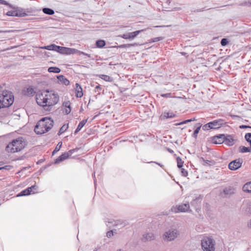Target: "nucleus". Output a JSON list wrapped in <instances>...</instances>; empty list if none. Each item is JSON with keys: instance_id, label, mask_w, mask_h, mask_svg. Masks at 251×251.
Wrapping results in <instances>:
<instances>
[{"instance_id": "f257e3e1", "label": "nucleus", "mask_w": 251, "mask_h": 251, "mask_svg": "<svg viewBox=\"0 0 251 251\" xmlns=\"http://www.w3.org/2000/svg\"><path fill=\"white\" fill-rule=\"evenodd\" d=\"M59 97L54 91L46 90L36 95V100L37 104L43 107H50L57 103Z\"/></svg>"}, {"instance_id": "f03ea898", "label": "nucleus", "mask_w": 251, "mask_h": 251, "mask_svg": "<svg viewBox=\"0 0 251 251\" xmlns=\"http://www.w3.org/2000/svg\"><path fill=\"white\" fill-rule=\"evenodd\" d=\"M53 121L48 117H45L38 121L34 128L37 134H42L49 131L53 126Z\"/></svg>"}, {"instance_id": "7ed1b4c3", "label": "nucleus", "mask_w": 251, "mask_h": 251, "mask_svg": "<svg viewBox=\"0 0 251 251\" xmlns=\"http://www.w3.org/2000/svg\"><path fill=\"white\" fill-rule=\"evenodd\" d=\"M14 99V96L10 91L0 87V109L11 105Z\"/></svg>"}, {"instance_id": "20e7f679", "label": "nucleus", "mask_w": 251, "mask_h": 251, "mask_svg": "<svg viewBox=\"0 0 251 251\" xmlns=\"http://www.w3.org/2000/svg\"><path fill=\"white\" fill-rule=\"evenodd\" d=\"M26 145V142L23 137H19L13 140L6 147V151L15 153L21 151Z\"/></svg>"}, {"instance_id": "39448f33", "label": "nucleus", "mask_w": 251, "mask_h": 251, "mask_svg": "<svg viewBox=\"0 0 251 251\" xmlns=\"http://www.w3.org/2000/svg\"><path fill=\"white\" fill-rule=\"evenodd\" d=\"M201 244L203 251H215V241L211 237H204L201 241Z\"/></svg>"}, {"instance_id": "423d86ee", "label": "nucleus", "mask_w": 251, "mask_h": 251, "mask_svg": "<svg viewBox=\"0 0 251 251\" xmlns=\"http://www.w3.org/2000/svg\"><path fill=\"white\" fill-rule=\"evenodd\" d=\"M224 124V121L222 119L215 120L204 125L202 126V129L203 130H208L209 129H218L222 127Z\"/></svg>"}, {"instance_id": "0eeeda50", "label": "nucleus", "mask_w": 251, "mask_h": 251, "mask_svg": "<svg viewBox=\"0 0 251 251\" xmlns=\"http://www.w3.org/2000/svg\"><path fill=\"white\" fill-rule=\"evenodd\" d=\"M177 236V231L176 230L170 229L165 232L162 235V239L166 242H169L174 240Z\"/></svg>"}, {"instance_id": "6e6552de", "label": "nucleus", "mask_w": 251, "mask_h": 251, "mask_svg": "<svg viewBox=\"0 0 251 251\" xmlns=\"http://www.w3.org/2000/svg\"><path fill=\"white\" fill-rule=\"evenodd\" d=\"M79 148H75L69 151L68 152H65L56 158L54 161L55 164L59 163L60 162L68 159L73 153L79 150Z\"/></svg>"}, {"instance_id": "1a4fd4ad", "label": "nucleus", "mask_w": 251, "mask_h": 251, "mask_svg": "<svg viewBox=\"0 0 251 251\" xmlns=\"http://www.w3.org/2000/svg\"><path fill=\"white\" fill-rule=\"evenodd\" d=\"M172 210L173 212L175 213L178 212H191L192 211L190 209V205L189 202L186 203L176 205V207H173L172 208Z\"/></svg>"}, {"instance_id": "9d476101", "label": "nucleus", "mask_w": 251, "mask_h": 251, "mask_svg": "<svg viewBox=\"0 0 251 251\" xmlns=\"http://www.w3.org/2000/svg\"><path fill=\"white\" fill-rule=\"evenodd\" d=\"M242 163L243 160L242 159H235L229 163L228 168L230 170L235 171L241 167Z\"/></svg>"}, {"instance_id": "9b49d317", "label": "nucleus", "mask_w": 251, "mask_h": 251, "mask_svg": "<svg viewBox=\"0 0 251 251\" xmlns=\"http://www.w3.org/2000/svg\"><path fill=\"white\" fill-rule=\"evenodd\" d=\"M75 53H78L79 55L83 54L89 58L91 57V55L90 54L86 53L83 51H80L75 49L67 48L66 55L74 54Z\"/></svg>"}, {"instance_id": "f8f14e48", "label": "nucleus", "mask_w": 251, "mask_h": 251, "mask_svg": "<svg viewBox=\"0 0 251 251\" xmlns=\"http://www.w3.org/2000/svg\"><path fill=\"white\" fill-rule=\"evenodd\" d=\"M6 15L8 16H16V17H25L26 16V14L25 12H23V10H17L14 11H9Z\"/></svg>"}, {"instance_id": "ddd939ff", "label": "nucleus", "mask_w": 251, "mask_h": 251, "mask_svg": "<svg viewBox=\"0 0 251 251\" xmlns=\"http://www.w3.org/2000/svg\"><path fill=\"white\" fill-rule=\"evenodd\" d=\"M225 141V135L224 134H220L213 137V143L215 144H221Z\"/></svg>"}, {"instance_id": "4468645a", "label": "nucleus", "mask_w": 251, "mask_h": 251, "mask_svg": "<svg viewBox=\"0 0 251 251\" xmlns=\"http://www.w3.org/2000/svg\"><path fill=\"white\" fill-rule=\"evenodd\" d=\"M202 199V196L200 195L196 196L191 202V205L195 207L197 210V207L201 204Z\"/></svg>"}, {"instance_id": "2eb2a0df", "label": "nucleus", "mask_w": 251, "mask_h": 251, "mask_svg": "<svg viewBox=\"0 0 251 251\" xmlns=\"http://www.w3.org/2000/svg\"><path fill=\"white\" fill-rule=\"evenodd\" d=\"M75 86V96L77 98H81L83 96L82 89L80 85L78 83H76Z\"/></svg>"}, {"instance_id": "dca6fc26", "label": "nucleus", "mask_w": 251, "mask_h": 251, "mask_svg": "<svg viewBox=\"0 0 251 251\" xmlns=\"http://www.w3.org/2000/svg\"><path fill=\"white\" fill-rule=\"evenodd\" d=\"M58 81L60 83L68 85L70 84V81L64 75H60L57 76Z\"/></svg>"}, {"instance_id": "f3484780", "label": "nucleus", "mask_w": 251, "mask_h": 251, "mask_svg": "<svg viewBox=\"0 0 251 251\" xmlns=\"http://www.w3.org/2000/svg\"><path fill=\"white\" fill-rule=\"evenodd\" d=\"M35 92L34 90V89L32 88L31 87H28L23 91V94L27 96H33Z\"/></svg>"}, {"instance_id": "a211bd4d", "label": "nucleus", "mask_w": 251, "mask_h": 251, "mask_svg": "<svg viewBox=\"0 0 251 251\" xmlns=\"http://www.w3.org/2000/svg\"><path fill=\"white\" fill-rule=\"evenodd\" d=\"M154 239V234L152 233H147L143 235L142 240L143 241H151Z\"/></svg>"}, {"instance_id": "6ab92c4d", "label": "nucleus", "mask_w": 251, "mask_h": 251, "mask_svg": "<svg viewBox=\"0 0 251 251\" xmlns=\"http://www.w3.org/2000/svg\"><path fill=\"white\" fill-rule=\"evenodd\" d=\"M224 142L228 146H231L234 144V139L231 135L225 136V141Z\"/></svg>"}, {"instance_id": "aec40b11", "label": "nucleus", "mask_w": 251, "mask_h": 251, "mask_svg": "<svg viewBox=\"0 0 251 251\" xmlns=\"http://www.w3.org/2000/svg\"><path fill=\"white\" fill-rule=\"evenodd\" d=\"M235 189L231 186L226 187L224 190V193L226 195L229 196L234 193Z\"/></svg>"}, {"instance_id": "412c9836", "label": "nucleus", "mask_w": 251, "mask_h": 251, "mask_svg": "<svg viewBox=\"0 0 251 251\" xmlns=\"http://www.w3.org/2000/svg\"><path fill=\"white\" fill-rule=\"evenodd\" d=\"M31 194V188H27L19 193L17 197H21L29 195Z\"/></svg>"}, {"instance_id": "4be33fe9", "label": "nucleus", "mask_w": 251, "mask_h": 251, "mask_svg": "<svg viewBox=\"0 0 251 251\" xmlns=\"http://www.w3.org/2000/svg\"><path fill=\"white\" fill-rule=\"evenodd\" d=\"M58 46L55 44H51L47 46H44L41 47V49L48 50H54L57 51Z\"/></svg>"}, {"instance_id": "5701e85b", "label": "nucleus", "mask_w": 251, "mask_h": 251, "mask_svg": "<svg viewBox=\"0 0 251 251\" xmlns=\"http://www.w3.org/2000/svg\"><path fill=\"white\" fill-rule=\"evenodd\" d=\"M162 116L164 119L173 118L176 117V114L172 112H165Z\"/></svg>"}, {"instance_id": "b1692460", "label": "nucleus", "mask_w": 251, "mask_h": 251, "mask_svg": "<svg viewBox=\"0 0 251 251\" xmlns=\"http://www.w3.org/2000/svg\"><path fill=\"white\" fill-rule=\"evenodd\" d=\"M242 189L244 192L251 193V181L245 183Z\"/></svg>"}, {"instance_id": "393cba45", "label": "nucleus", "mask_w": 251, "mask_h": 251, "mask_svg": "<svg viewBox=\"0 0 251 251\" xmlns=\"http://www.w3.org/2000/svg\"><path fill=\"white\" fill-rule=\"evenodd\" d=\"M201 126L200 123L197 124L196 125V129L194 130V133L192 135L194 138L196 139L197 138L198 134L200 130Z\"/></svg>"}, {"instance_id": "a878e982", "label": "nucleus", "mask_w": 251, "mask_h": 251, "mask_svg": "<svg viewBox=\"0 0 251 251\" xmlns=\"http://www.w3.org/2000/svg\"><path fill=\"white\" fill-rule=\"evenodd\" d=\"M48 72L50 73H59L60 72V69L56 67H50L48 68Z\"/></svg>"}, {"instance_id": "bb28decb", "label": "nucleus", "mask_w": 251, "mask_h": 251, "mask_svg": "<svg viewBox=\"0 0 251 251\" xmlns=\"http://www.w3.org/2000/svg\"><path fill=\"white\" fill-rule=\"evenodd\" d=\"M99 76L100 78L106 81L111 82L112 81V78L109 75H100Z\"/></svg>"}, {"instance_id": "cd10ccee", "label": "nucleus", "mask_w": 251, "mask_h": 251, "mask_svg": "<svg viewBox=\"0 0 251 251\" xmlns=\"http://www.w3.org/2000/svg\"><path fill=\"white\" fill-rule=\"evenodd\" d=\"M142 31H143V30H137V31H135L134 32L129 33L128 35H129V39H132L134 38Z\"/></svg>"}, {"instance_id": "c85d7f7f", "label": "nucleus", "mask_w": 251, "mask_h": 251, "mask_svg": "<svg viewBox=\"0 0 251 251\" xmlns=\"http://www.w3.org/2000/svg\"><path fill=\"white\" fill-rule=\"evenodd\" d=\"M43 12L47 15H52L54 14V10L49 8H44L43 9Z\"/></svg>"}, {"instance_id": "c756f323", "label": "nucleus", "mask_w": 251, "mask_h": 251, "mask_svg": "<svg viewBox=\"0 0 251 251\" xmlns=\"http://www.w3.org/2000/svg\"><path fill=\"white\" fill-rule=\"evenodd\" d=\"M67 47L58 46L57 49V52L63 54H66Z\"/></svg>"}, {"instance_id": "7c9ffc66", "label": "nucleus", "mask_w": 251, "mask_h": 251, "mask_svg": "<svg viewBox=\"0 0 251 251\" xmlns=\"http://www.w3.org/2000/svg\"><path fill=\"white\" fill-rule=\"evenodd\" d=\"M239 149L240 151L242 153L251 152V146L250 147L241 146Z\"/></svg>"}, {"instance_id": "2f4dec72", "label": "nucleus", "mask_w": 251, "mask_h": 251, "mask_svg": "<svg viewBox=\"0 0 251 251\" xmlns=\"http://www.w3.org/2000/svg\"><path fill=\"white\" fill-rule=\"evenodd\" d=\"M96 44L97 48H101L105 45V42L103 40H98Z\"/></svg>"}, {"instance_id": "473e14b6", "label": "nucleus", "mask_w": 251, "mask_h": 251, "mask_svg": "<svg viewBox=\"0 0 251 251\" xmlns=\"http://www.w3.org/2000/svg\"><path fill=\"white\" fill-rule=\"evenodd\" d=\"M62 142H59L58 144L55 147V149L52 152V155L54 154L56 152H58L60 150L62 146Z\"/></svg>"}, {"instance_id": "72a5a7b5", "label": "nucleus", "mask_w": 251, "mask_h": 251, "mask_svg": "<svg viewBox=\"0 0 251 251\" xmlns=\"http://www.w3.org/2000/svg\"><path fill=\"white\" fill-rule=\"evenodd\" d=\"M68 128V125H64L60 129L58 134L59 135L64 132Z\"/></svg>"}, {"instance_id": "f704fd0d", "label": "nucleus", "mask_w": 251, "mask_h": 251, "mask_svg": "<svg viewBox=\"0 0 251 251\" xmlns=\"http://www.w3.org/2000/svg\"><path fill=\"white\" fill-rule=\"evenodd\" d=\"M135 45H137V44H122L121 45H119L118 46V48H129L132 46H134Z\"/></svg>"}, {"instance_id": "c9c22d12", "label": "nucleus", "mask_w": 251, "mask_h": 251, "mask_svg": "<svg viewBox=\"0 0 251 251\" xmlns=\"http://www.w3.org/2000/svg\"><path fill=\"white\" fill-rule=\"evenodd\" d=\"M163 39H164V38L162 37H155V38H154L153 39L150 40L149 43H151L156 42L162 40Z\"/></svg>"}, {"instance_id": "e433bc0d", "label": "nucleus", "mask_w": 251, "mask_h": 251, "mask_svg": "<svg viewBox=\"0 0 251 251\" xmlns=\"http://www.w3.org/2000/svg\"><path fill=\"white\" fill-rule=\"evenodd\" d=\"M87 119L83 120L82 121H81L79 123V124L77 126V127L81 130V128L84 126L85 124L87 123Z\"/></svg>"}, {"instance_id": "4c0bfd02", "label": "nucleus", "mask_w": 251, "mask_h": 251, "mask_svg": "<svg viewBox=\"0 0 251 251\" xmlns=\"http://www.w3.org/2000/svg\"><path fill=\"white\" fill-rule=\"evenodd\" d=\"M177 165L179 168H181L183 166V162L182 161L181 158L179 157H177Z\"/></svg>"}, {"instance_id": "58836bf2", "label": "nucleus", "mask_w": 251, "mask_h": 251, "mask_svg": "<svg viewBox=\"0 0 251 251\" xmlns=\"http://www.w3.org/2000/svg\"><path fill=\"white\" fill-rule=\"evenodd\" d=\"M245 212L247 215H251V204L247 206Z\"/></svg>"}, {"instance_id": "ea45409f", "label": "nucleus", "mask_w": 251, "mask_h": 251, "mask_svg": "<svg viewBox=\"0 0 251 251\" xmlns=\"http://www.w3.org/2000/svg\"><path fill=\"white\" fill-rule=\"evenodd\" d=\"M228 40L226 38H223L221 41V44L223 46H226L228 43Z\"/></svg>"}, {"instance_id": "a19ab883", "label": "nucleus", "mask_w": 251, "mask_h": 251, "mask_svg": "<svg viewBox=\"0 0 251 251\" xmlns=\"http://www.w3.org/2000/svg\"><path fill=\"white\" fill-rule=\"evenodd\" d=\"M201 160L203 161L202 164L204 166H207L210 165V161L208 160H205L203 158H201Z\"/></svg>"}, {"instance_id": "79ce46f5", "label": "nucleus", "mask_w": 251, "mask_h": 251, "mask_svg": "<svg viewBox=\"0 0 251 251\" xmlns=\"http://www.w3.org/2000/svg\"><path fill=\"white\" fill-rule=\"evenodd\" d=\"M181 172L182 175L184 176H186L188 175V172L186 170H185L184 168H181Z\"/></svg>"}, {"instance_id": "37998d69", "label": "nucleus", "mask_w": 251, "mask_h": 251, "mask_svg": "<svg viewBox=\"0 0 251 251\" xmlns=\"http://www.w3.org/2000/svg\"><path fill=\"white\" fill-rule=\"evenodd\" d=\"M0 4L8 5L9 7H11V4H9L6 1L4 0H0Z\"/></svg>"}, {"instance_id": "c03bdc74", "label": "nucleus", "mask_w": 251, "mask_h": 251, "mask_svg": "<svg viewBox=\"0 0 251 251\" xmlns=\"http://www.w3.org/2000/svg\"><path fill=\"white\" fill-rule=\"evenodd\" d=\"M120 37L125 39H129L128 34H123Z\"/></svg>"}, {"instance_id": "a18cd8bd", "label": "nucleus", "mask_w": 251, "mask_h": 251, "mask_svg": "<svg viewBox=\"0 0 251 251\" xmlns=\"http://www.w3.org/2000/svg\"><path fill=\"white\" fill-rule=\"evenodd\" d=\"M113 235V231L112 230L108 231L106 233V236L108 238H110Z\"/></svg>"}, {"instance_id": "49530a36", "label": "nucleus", "mask_w": 251, "mask_h": 251, "mask_svg": "<svg viewBox=\"0 0 251 251\" xmlns=\"http://www.w3.org/2000/svg\"><path fill=\"white\" fill-rule=\"evenodd\" d=\"M63 106H65L66 108L71 107L70 102L69 101H68L64 102Z\"/></svg>"}, {"instance_id": "de8ad7c7", "label": "nucleus", "mask_w": 251, "mask_h": 251, "mask_svg": "<svg viewBox=\"0 0 251 251\" xmlns=\"http://www.w3.org/2000/svg\"><path fill=\"white\" fill-rule=\"evenodd\" d=\"M161 96L162 97H166V98L171 97V93H169L161 94Z\"/></svg>"}, {"instance_id": "09e8293b", "label": "nucleus", "mask_w": 251, "mask_h": 251, "mask_svg": "<svg viewBox=\"0 0 251 251\" xmlns=\"http://www.w3.org/2000/svg\"><path fill=\"white\" fill-rule=\"evenodd\" d=\"M71 111V107H67L65 108V113L66 115L69 114Z\"/></svg>"}, {"instance_id": "8fccbe9b", "label": "nucleus", "mask_w": 251, "mask_h": 251, "mask_svg": "<svg viewBox=\"0 0 251 251\" xmlns=\"http://www.w3.org/2000/svg\"><path fill=\"white\" fill-rule=\"evenodd\" d=\"M239 128L241 129H243L245 128H251V126H246V125H241L239 126Z\"/></svg>"}, {"instance_id": "3c124183", "label": "nucleus", "mask_w": 251, "mask_h": 251, "mask_svg": "<svg viewBox=\"0 0 251 251\" xmlns=\"http://www.w3.org/2000/svg\"><path fill=\"white\" fill-rule=\"evenodd\" d=\"M186 123H187V121H186V120H185V121H183L182 122H180L179 123L176 124V126H177V125H183V124H186Z\"/></svg>"}, {"instance_id": "603ef678", "label": "nucleus", "mask_w": 251, "mask_h": 251, "mask_svg": "<svg viewBox=\"0 0 251 251\" xmlns=\"http://www.w3.org/2000/svg\"><path fill=\"white\" fill-rule=\"evenodd\" d=\"M101 88L100 87V85H97L95 87V90L96 91H99V90H101Z\"/></svg>"}, {"instance_id": "864d4df0", "label": "nucleus", "mask_w": 251, "mask_h": 251, "mask_svg": "<svg viewBox=\"0 0 251 251\" xmlns=\"http://www.w3.org/2000/svg\"><path fill=\"white\" fill-rule=\"evenodd\" d=\"M29 188H31V193L33 189H37V186L35 185H32V186L30 187Z\"/></svg>"}, {"instance_id": "5fc2aeb1", "label": "nucleus", "mask_w": 251, "mask_h": 251, "mask_svg": "<svg viewBox=\"0 0 251 251\" xmlns=\"http://www.w3.org/2000/svg\"><path fill=\"white\" fill-rule=\"evenodd\" d=\"M248 227L251 229V219L248 223Z\"/></svg>"}, {"instance_id": "6e6d98bb", "label": "nucleus", "mask_w": 251, "mask_h": 251, "mask_svg": "<svg viewBox=\"0 0 251 251\" xmlns=\"http://www.w3.org/2000/svg\"><path fill=\"white\" fill-rule=\"evenodd\" d=\"M196 120L195 119H188V120H186V121H187V123H189V122H192V121H195Z\"/></svg>"}, {"instance_id": "4d7b16f0", "label": "nucleus", "mask_w": 251, "mask_h": 251, "mask_svg": "<svg viewBox=\"0 0 251 251\" xmlns=\"http://www.w3.org/2000/svg\"><path fill=\"white\" fill-rule=\"evenodd\" d=\"M150 163H154L157 165H158L159 166H160V167H162V165H161V164L159 163H157V162H150Z\"/></svg>"}, {"instance_id": "13d9d810", "label": "nucleus", "mask_w": 251, "mask_h": 251, "mask_svg": "<svg viewBox=\"0 0 251 251\" xmlns=\"http://www.w3.org/2000/svg\"><path fill=\"white\" fill-rule=\"evenodd\" d=\"M80 130V129H79L77 127L76 128V129H75V133H77L78 132H79V131Z\"/></svg>"}, {"instance_id": "bf43d9fd", "label": "nucleus", "mask_w": 251, "mask_h": 251, "mask_svg": "<svg viewBox=\"0 0 251 251\" xmlns=\"http://www.w3.org/2000/svg\"><path fill=\"white\" fill-rule=\"evenodd\" d=\"M168 151H169L170 152H171V153L173 152V151L172 150H171L168 149Z\"/></svg>"}, {"instance_id": "052dcab7", "label": "nucleus", "mask_w": 251, "mask_h": 251, "mask_svg": "<svg viewBox=\"0 0 251 251\" xmlns=\"http://www.w3.org/2000/svg\"><path fill=\"white\" fill-rule=\"evenodd\" d=\"M117 251H124L122 249H119V250H118Z\"/></svg>"}, {"instance_id": "680f3d73", "label": "nucleus", "mask_w": 251, "mask_h": 251, "mask_svg": "<svg viewBox=\"0 0 251 251\" xmlns=\"http://www.w3.org/2000/svg\"><path fill=\"white\" fill-rule=\"evenodd\" d=\"M98 251V249H97V248H96V249L94 250V251Z\"/></svg>"}, {"instance_id": "e2e57ef3", "label": "nucleus", "mask_w": 251, "mask_h": 251, "mask_svg": "<svg viewBox=\"0 0 251 251\" xmlns=\"http://www.w3.org/2000/svg\"><path fill=\"white\" fill-rule=\"evenodd\" d=\"M93 176H94V177L95 178V173H94V174H93Z\"/></svg>"}, {"instance_id": "0e129e2a", "label": "nucleus", "mask_w": 251, "mask_h": 251, "mask_svg": "<svg viewBox=\"0 0 251 251\" xmlns=\"http://www.w3.org/2000/svg\"><path fill=\"white\" fill-rule=\"evenodd\" d=\"M94 182H95V184L96 185V183H95V182H96V180H95V178H94Z\"/></svg>"}, {"instance_id": "69168bd1", "label": "nucleus", "mask_w": 251, "mask_h": 251, "mask_svg": "<svg viewBox=\"0 0 251 251\" xmlns=\"http://www.w3.org/2000/svg\"><path fill=\"white\" fill-rule=\"evenodd\" d=\"M2 169V168H0V170H1Z\"/></svg>"}]
</instances>
